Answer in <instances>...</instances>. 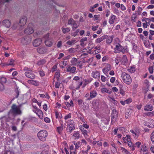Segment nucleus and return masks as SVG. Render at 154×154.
I'll list each match as a JSON object with an SVG mask.
<instances>
[{"mask_svg": "<svg viewBox=\"0 0 154 154\" xmlns=\"http://www.w3.org/2000/svg\"><path fill=\"white\" fill-rule=\"evenodd\" d=\"M108 37L107 35H104L101 37L100 38H97L95 41L96 43H100L101 42L103 41L104 40L106 39Z\"/></svg>", "mask_w": 154, "mask_h": 154, "instance_id": "nucleus-15", "label": "nucleus"}, {"mask_svg": "<svg viewBox=\"0 0 154 154\" xmlns=\"http://www.w3.org/2000/svg\"><path fill=\"white\" fill-rule=\"evenodd\" d=\"M47 49L45 46L41 47L38 48L37 49V52L41 54L45 53L47 51Z\"/></svg>", "mask_w": 154, "mask_h": 154, "instance_id": "nucleus-11", "label": "nucleus"}, {"mask_svg": "<svg viewBox=\"0 0 154 154\" xmlns=\"http://www.w3.org/2000/svg\"><path fill=\"white\" fill-rule=\"evenodd\" d=\"M57 68V65H55L52 67V71L54 72L56 71Z\"/></svg>", "mask_w": 154, "mask_h": 154, "instance_id": "nucleus-59", "label": "nucleus"}, {"mask_svg": "<svg viewBox=\"0 0 154 154\" xmlns=\"http://www.w3.org/2000/svg\"><path fill=\"white\" fill-rule=\"evenodd\" d=\"M127 57L125 55H123L122 60V63L124 65H125L126 63V62L127 61Z\"/></svg>", "mask_w": 154, "mask_h": 154, "instance_id": "nucleus-30", "label": "nucleus"}, {"mask_svg": "<svg viewBox=\"0 0 154 154\" xmlns=\"http://www.w3.org/2000/svg\"><path fill=\"white\" fill-rule=\"evenodd\" d=\"M128 70L129 72H130L131 73L134 72L135 71V68L134 67H131L130 69H128Z\"/></svg>", "mask_w": 154, "mask_h": 154, "instance_id": "nucleus-39", "label": "nucleus"}, {"mask_svg": "<svg viewBox=\"0 0 154 154\" xmlns=\"http://www.w3.org/2000/svg\"><path fill=\"white\" fill-rule=\"evenodd\" d=\"M73 136L76 138V139H78L80 137V134L78 131H74Z\"/></svg>", "mask_w": 154, "mask_h": 154, "instance_id": "nucleus-24", "label": "nucleus"}, {"mask_svg": "<svg viewBox=\"0 0 154 154\" xmlns=\"http://www.w3.org/2000/svg\"><path fill=\"white\" fill-rule=\"evenodd\" d=\"M79 29H77L76 31L72 34V35L75 37L78 34V33L79 32Z\"/></svg>", "mask_w": 154, "mask_h": 154, "instance_id": "nucleus-49", "label": "nucleus"}, {"mask_svg": "<svg viewBox=\"0 0 154 154\" xmlns=\"http://www.w3.org/2000/svg\"><path fill=\"white\" fill-rule=\"evenodd\" d=\"M55 113L56 119H58L59 118L61 119L62 118V115L61 113L58 112L57 111H55Z\"/></svg>", "mask_w": 154, "mask_h": 154, "instance_id": "nucleus-25", "label": "nucleus"}, {"mask_svg": "<svg viewBox=\"0 0 154 154\" xmlns=\"http://www.w3.org/2000/svg\"><path fill=\"white\" fill-rule=\"evenodd\" d=\"M93 79L92 78H91L88 79H84V80L85 82L87 84H88V83L90 82Z\"/></svg>", "mask_w": 154, "mask_h": 154, "instance_id": "nucleus-42", "label": "nucleus"}, {"mask_svg": "<svg viewBox=\"0 0 154 154\" xmlns=\"http://www.w3.org/2000/svg\"><path fill=\"white\" fill-rule=\"evenodd\" d=\"M144 44L146 47H148L149 46L150 44L149 41H145L144 43Z\"/></svg>", "mask_w": 154, "mask_h": 154, "instance_id": "nucleus-62", "label": "nucleus"}, {"mask_svg": "<svg viewBox=\"0 0 154 154\" xmlns=\"http://www.w3.org/2000/svg\"><path fill=\"white\" fill-rule=\"evenodd\" d=\"M15 91L16 94V95L15 96V97L16 98H17L19 94V91L18 90V88H16L15 90Z\"/></svg>", "mask_w": 154, "mask_h": 154, "instance_id": "nucleus-47", "label": "nucleus"}, {"mask_svg": "<svg viewBox=\"0 0 154 154\" xmlns=\"http://www.w3.org/2000/svg\"><path fill=\"white\" fill-rule=\"evenodd\" d=\"M30 82L32 85L35 86H37L38 85V82L33 80L29 81Z\"/></svg>", "mask_w": 154, "mask_h": 154, "instance_id": "nucleus-33", "label": "nucleus"}, {"mask_svg": "<svg viewBox=\"0 0 154 154\" xmlns=\"http://www.w3.org/2000/svg\"><path fill=\"white\" fill-rule=\"evenodd\" d=\"M97 95V94L96 90H91L90 92V96L87 98V100H90L92 98H95Z\"/></svg>", "mask_w": 154, "mask_h": 154, "instance_id": "nucleus-10", "label": "nucleus"}, {"mask_svg": "<svg viewBox=\"0 0 154 154\" xmlns=\"http://www.w3.org/2000/svg\"><path fill=\"white\" fill-rule=\"evenodd\" d=\"M46 61L45 59H42L38 61L37 64L39 65H41L45 63Z\"/></svg>", "mask_w": 154, "mask_h": 154, "instance_id": "nucleus-31", "label": "nucleus"}, {"mask_svg": "<svg viewBox=\"0 0 154 154\" xmlns=\"http://www.w3.org/2000/svg\"><path fill=\"white\" fill-rule=\"evenodd\" d=\"M32 40L31 37L26 36L21 38V42L23 45H27L30 43Z\"/></svg>", "mask_w": 154, "mask_h": 154, "instance_id": "nucleus-6", "label": "nucleus"}, {"mask_svg": "<svg viewBox=\"0 0 154 154\" xmlns=\"http://www.w3.org/2000/svg\"><path fill=\"white\" fill-rule=\"evenodd\" d=\"M108 90L105 88H102L101 89V92L102 93H106L108 92Z\"/></svg>", "mask_w": 154, "mask_h": 154, "instance_id": "nucleus-51", "label": "nucleus"}, {"mask_svg": "<svg viewBox=\"0 0 154 154\" xmlns=\"http://www.w3.org/2000/svg\"><path fill=\"white\" fill-rule=\"evenodd\" d=\"M0 82L2 83L3 84V83H5L6 82V78L4 77H1Z\"/></svg>", "mask_w": 154, "mask_h": 154, "instance_id": "nucleus-45", "label": "nucleus"}, {"mask_svg": "<svg viewBox=\"0 0 154 154\" xmlns=\"http://www.w3.org/2000/svg\"><path fill=\"white\" fill-rule=\"evenodd\" d=\"M81 146V144L80 143V142H77L75 144V149H78Z\"/></svg>", "mask_w": 154, "mask_h": 154, "instance_id": "nucleus-44", "label": "nucleus"}, {"mask_svg": "<svg viewBox=\"0 0 154 154\" xmlns=\"http://www.w3.org/2000/svg\"><path fill=\"white\" fill-rule=\"evenodd\" d=\"M79 26V25H78L76 23V22H75L73 25L72 26V30L74 31L75 29H77Z\"/></svg>", "mask_w": 154, "mask_h": 154, "instance_id": "nucleus-34", "label": "nucleus"}, {"mask_svg": "<svg viewBox=\"0 0 154 154\" xmlns=\"http://www.w3.org/2000/svg\"><path fill=\"white\" fill-rule=\"evenodd\" d=\"M111 109L112 110L111 113V120L112 122L116 121V119L118 117V113L116 109L111 108Z\"/></svg>", "mask_w": 154, "mask_h": 154, "instance_id": "nucleus-7", "label": "nucleus"}, {"mask_svg": "<svg viewBox=\"0 0 154 154\" xmlns=\"http://www.w3.org/2000/svg\"><path fill=\"white\" fill-rule=\"evenodd\" d=\"M5 89L3 84L0 82V91H2Z\"/></svg>", "mask_w": 154, "mask_h": 154, "instance_id": "nucleus-41", "label": "nucleus"}, {"mask_svg": "<svg viewBox=\"0 0 154 154\" xmlns=\"http://www.w3.org/2000/svg\"><path fill=\"white\" fill-rule=\"evenodd\" d=\"M92 77L94 78H97L98 77H100V74L99 72L97 71L95 72H93L92 73Z\"/></svg>", "mask_w": 154, "mask_h": 154, "instance_id": "nucleus-21", "label": "nucleus"}, {"mask_svg": "<svg viewBox=\"0 0 154 154\" xmlns=\"http://www.w3.org/2000/svg\"><path fill=\"white\" fill-rule=\"evenodd\" d=\"M14 60L13 59H11L9 60V63H7L6 65L7 66H9V65H14Z\"/></svg>", "mask_w": 154, "mask_h": 154, "instance_id": "nucleus-36", "label": "nucleus"}, {"mask_svg": "<svg viewBox=\"0 0 154 154\" xmlns=\"http://www.w3.org/2000/svg\"><path fill=\"white\" fill-rule=\"evenodd\" d=\"M121 77L123 82L128 85L130 84L132 82L131 79L128 74L125 72H122Z\"/></svg>", "mask_w": 154, "mask_h": 154, "instance_id": "nucleus-3", "label": "nucleus"}, {"mask_svg": "<svg viewBox=\"0 0 154 154\" xmlns=\"http://www.w3.org/2000/svg\"><path fill=\"white\" fill-rule=\"evenodd\" d=\"M12 0H0V3H9Z\"/></svg>", "mask_w": 154, "mask_h": 154, "instance_id": "nucleus-48", "label": "nucleus"}, {"mask_svg": "<svg viewBox=\"0 0 154 154\" xmlns=\"http://www.w3.org/2000/svg\"><path fill=\"white\" fill-rule=\"evenodd\" d=\"M5 154H14V153L13 151L9 150H7Z\"/></svg>", "mask_w": 154, "mask_h": 154, "instance_id": "nucleus-61", "label": "nucleus"}, {"mask_svg": "<svg viewBox=\"0 0 154 154\" xmlns=\"http://www.w3.org/2000/svg\"><path fill=\"white\" fill-rule=\"evenodd\" d=\"M133 50L134 52L137 51V46L134 43L133 44Z\"/></svg>", "mask_w": 154, "mask_h": 154, "instance_id": "nucleus-46", "label": "nucleus"}, {"mask_svg": "<svg viewBox=\"0 0 154 154\" xmlns=\"http://www.w3.org/2000/svg\"><path fill=\"white\" fill-rule=\"evenodd\" d=\"M79 127H83V128H85L86 129H88L89 128V126L86 124H84L83 125H82L81 126H80Z\"/></svg>", "mask_w": 154, "mask_h": 154, "instance_id": "nucleus-53", "label": "nucleus"}, {"mask_svg": "<svg viewBox=\"0 0 154 154\" xmlns=\"http://www.w3.org/2000/svg\"><path fill=\"white\" fill-rule=\"evenodd\" d=\"M68 129L69 130V131H68L69 133H71L72 132V131L74 130L75 129V127L74 126L71 125L68 126V127L67 128V129Z\"/></svg>", "mask_w": 154, "mask_h": 154, "instance_id": "nucleus-28", "label": "nucleus"}, {"mask_svg": "<svg viewBox=\"0 0 154 154\" xmlns=\"http://www.w3.org/2000/svg\"><path fill=\"white\" fill-rule=\"evenodd\" d=\"M35 113H36L38 116L39 118L41 119L43 118V113L42 111L39 109H38V111H35L34 110H33Z\"/></svg>", "mask_w": 154, "mask_h": 154, "instance_id": "nucleus-16", "label": "nucleus"}, {"mask_svg": "<svg viewBox=\"0 0 154 154\" xmlns=\"http://www.w3.org/2000/svg\"><path fill=\"white\" fill-rule=\"evenodd\" d=\"M3 23L4 25L6 27H9L11 25V23L10 21L8 20H5L3 21Z\"/></svg>", "mask_w": 154, "mask_h": 154, "instance_id": "nucleus-20", "label": "nucleus"}, {"mask_svg": "<svg viewBox=\"0 0 154 154\" xmlns=\"http://www.w3.org/2000/svg\"><path fill=\"white\" fill-rule=\"evenodd\" d=\"M79 128L84 135H87V133L89 131H88L85 129V128H83V127H79Z\"/></svg>", "mask_w": 154, "mask_h": 154, "instance_id": "nucleus-22", "label": "nucleus"}, {"mask_svg": "<svg viewBox=\"0 0 154 154\" xmlns=\"http://www.w3.org/2000/svg\"><path fill=\"white\" fill-rule=\"evenodd\" d=\"M131 113L129 112H127L125 113V117L126 118H128L131 116Z\"/></svg>", "mask_w": 154, "mask_h": 154, "instance_id": "nucleus-57", "label": "nucleus"}, {"mask_svg": "<svg viewBox=\"0 0 154 154\" xmlns=\"http://www.w3.org/2000/svg\"><path fill=\"white\" fill-rule=\"evenodd\" d=\"M68 123H69V124H68V126H70L71 125L72 126H74V122L73 120H68Z\"/></svg>", "mask_w": 154, "mask_h": 154, "instance_id": "nucleus-38", "label": "nucleus"}, {"mask_svg": "<svg viewBox=\"0 0 154 154\" xmlns=\"http://www.w3.org/2000/svg\"><path fill=\"white\" fill-rule=\"evenodd\" d=\"M22 114L21 110L16 104H13L11 106V109L8 112V115L9 118H10L11 116L14 117L18 115H21Z\"/></svg>", "mask_w": 154, "mask_h": 154, "instance_id": "nucleus-1", "label": "nucleus"}, {"mask_svg": "<svg viewBox=\"0 0 154 154\" xmlns=\"http://www.w3.org/2000/svg\"><path fill=\"white\" fill-rule=\"evenodd\" d=\"M62 29L63 32L64 34L70 31V28L68 27L66 28L62 27Z\"/></svg>", "mask_w": 154, "mask_h": 154, "instance_id": "nucleus-27", "label": "nucleus"}, {"mask_svg": "<svg viewBox=\"0 0 154 154\" xmlns=\"http://www.w3.org/2000/svg\"><path fill=\"white\" fill-rule=\"evenodd\" d=\"M25 75L29 78L34 79L35 78V75L30 71H28L25 72Z\"/></svg>", "mask_w": 154, "mask_h": 154, "instance_id": "nucleus-13", "label": "nucleus"}, {"mask_svg": "<svg viewBox=\"0 0 154 154\" xmlns=\"http://www.w3.org/2000/svg\"><path fill=\"white\" fill-rule=\"evenodd\" d=\"M116 18V16L112 14L109 20V22L110 24L113 23Z\"/></svg>", "mask_w": 154, "mask_h": 154, "instance_id": "nucleus-18", "label": "nucleus"}, {"mask_svg": "<svg viewBox=\"0 0 154 154\" xmlns=\"http://www.w3.org/2000/svg\"><path fill=\"white\" fill-rule=\"evenodd\" d=\"M42 40L41 38H38L35 39L33 42V45L34 46L37 47L41 45Z\"/></svg>", "mask_w": 154, "mask_h": 154, "instance_id": "nucleus-14", "label": "nucleus"}, {"mask_svg": "<svg viewBox=\"0 0 154 154\" xmlns=\"http://www.w3.org/2000/svg\"><path fill=\"white\" fill-rule=\"evenodd\" d=\"M55 76L57 79V80L58 81L59 79V78L60 76V75L59 73L58 72H56L55 73Z\"/></svg>", "mask_w": 154, "mask_h": 154, "instance_id": "nucleus-55", "label": "nucleus"}, {"mask_svg": "<svg viewBox=\"0 0 154 154\" xmlns=\"http://www.w3.org/2000/svg\"><path fill=\"white\" fill-rule=\"evenodd\" d=\"M44 121L47 123H49L50 122V119L48 117L45 118L44 119Z\"/></svg>", "mask_w": 154, "mask_h": 154, "instance_id": "nucleus-63", "label": "nucleus"}, {"mask_svg": "<svg viewBox=\"0 0 154 154\" xmlns=\"http://www.w3.org/2000/svg\"><path fill=\"white\" fill-rule=\"evenodd\" d=\"M152 105L149 104L145 106L144 110L146 111H150L152 110Z\"/></svg>", "mask_w": 154, "mask_h": 154, "instance_id": "nucleus-19", "label": "nucleus"}, {"mask_svg": "<svg viewBox=\"0 0 154 154\" xmlns=\"http://www.w3.org/2000/svg\"><path fill=\"white\" fill-rule=\"evenodd\" d=\"M121 149L122 153H125V154H131L130 152L124 147H121Z\"/></svg>", "mask_w": 154, "mask_h": 154, "instance_id": "nucleus-26", "label": "nucleus"}, {"mask_svg": "<svg viewBox=\"0 0 154 154\" xmlns=\"http://www.w3.org/2000/svg\"><path fill=\"white\" fill-rule=\"evenodd\" d=\"M102 154H110L109 151L106 150L103 151Z\"/></svg>", "mask_w": 154, "mask_h": 154, "instance_id": "nucleus-58", "label": "nucleus"}, {"mask_svg": "<svg viewBox=\"0 0 154 154\" xmlns=\"http://www.w3.org/2000/svg\"><path fill=\"white\" fill-rule=\"evenodd\" d=\"M75 22L72 18H70L68 20V25H71L72 26Z\"/></svg>", "mask_w": 154, "mask_h": 154, "instance_id": "nucleus-29", "label": "nucleus"}, {"mask_svg": "<svg viewBox=\"0 0 154 154\" xmlns=\"http://www.w3.org/2000/svg\"><path fill=\"white\" fill-rule=\"evenodd\" d=\"M51 152L49 150L44 149L42 152L41 154H51Z\"/></svg>", "mask_w": 154, "mask_h": 154, "instance_id": "nucleus-32", "label": "nucleus"}, {"mask_svg": "<svg viewBox=\"0 0 154 154\" xmlns=\"http://www.w3.org/2000/svg\"><path fill=\"white\" fill-rule=\"evenodd\" d=\"M26 17H23L20 20L18 24L17 23H15L14 25V26L15 27H17V26L19 25L20 26H24L26 23Z\"/></svg>", "mask_w": 154, "mask_h": 154, "instance_id": "nucleus-5", "label": "nucleus"}, {"mask_svg": "<svg viewBox=\"0 0 154 154\" xmlns=\"http://www.w3.org/2000/svg\"><path fill=\"white\" fill-rule=\"evenodd\" d=\"M150 136L151 141L153 142H154V131L151 134Z\"/></svg>", "mask_w": 154, "mask_h": 154, "instance_id": "nucleus-50", "label": "nucleus"}, {"mask_svg": "<svg viewBox=\"0 0 154 154\" xmlns=\"http://www.w3.org/2000/svg\"><path fill=\"white\" fill-rule=\"evenodd\" d=\"M41 146L42 148H44L45 149H46V150H49V146L46 144H43Z\"/></svg>", "mask_w": 154, "mask_h": 154, "instance_id": "nucleus-40", "label": "nucleus"}, {"mask_svg": "<svg viewBox=\"0 0 154 154\" xmlns=\"http://www.w3.org/2000/svg\"><path fill=\"white\" fill-rule=\"evenodd\" d=\"M49 35V34H47L46 35L45 37L47 38H45V43L46 46L51 47L52 45L53 40L52 39L48 37Z\"/></svg>", "mask_w": 154, "mask_h": 154, "instance_id": "nucleus-9", "label": "nucleus"}, {"mask_svg": "<svg viewBox=\"0 0 154 154\" xmlns=\"http://www.w3.org/2000/svg\"><path fill=\"white\" fill-rule=\"evenodd\" d=\"M60 126L57 127V131L59 134H60L63 129L64 125L63 123L60 122Z\"/></svg>", "mask_w": 154, "mask_h": 154, "instance_id": "nucleus-17", "label": "nucleus"}, {"mask_svg": "<svg viewBox=\"0 0 154 154\" xmlns=\"http://www.w3.org/2000/svg\"><path fill=\"white\" fill-rule=\"evenodd\" d=\"M137 26L138 27H140L141 26V23L140 21L138 20L137 23Z\"/></svg>", "mask_w": 154, "mask_h": 154, "instance_id": "nucleus-64", "label": "nucleus"}, {"mask_svg": "<svg viewBox=\"0 0 154 154\" xmlns=\"http://www.w3.org/2000/svg\"><path fill=\"white\" fill-rule=\"evenodd\" d=\"M32 24L29 23L27 28L24 31V33L26 34H30L34 32L33 27L32 26Z\"/></svg>", "mask_w": 154, "mask_h": 154, "instance_id": "nucleus-8", "label": "nucleus"}, {"mask_svg": "<svg viewBox=\"0 0 154 154\" xmlns=\"http://www.w3.org/2000/svg\"><path fill=\"white\" fill-rule=\"evenodd\" d=\"M145 18V19L146 20L148 21L147 22L146 21V24H147V25L148 26H149L150 24V23L151 21L150 19V18Z\"/></svg>", "mask_w": 154, "mask_h": 154, "instance_id": "nucleus-54", "label": "nucleus"}, {"mask_svg": "<svg viewBox=\"0 0 154 154\" xmlns=\"http://www.w3.org/2000/svg\"><path fill=\"white\" fill-rule=\"evenodd\" d=\"M71 117V114L70 113L68 114L67 115L65 116L64 117V119L65 120L69 118H70Z\"/></svg>", "mask_w": 154, "mask_h": 154, "instance_id": "nucleus-60", "label": "nucleus"}, {"mask_svg": "<svg viewBox=\"0 0 154 154\" xmlns=\"http://www.w3.org/2000/svg\"><path fill=\"white\" fill-rule=\"evenodd\" d=\"M70 72L71 73H74L75 72V71L76 70V67H72L70 68Z\"/></svg>", "mask_w": 154, "mask_h": 154, "instance_id": "nucleus-43", "label": "nucleus"}, {"mask_svg": "<svg viewBox=\"0 0 154 154\" xmlns=\"http://www.w3.org/2000/svg\"><path fill=\"white\" fill-rule=\"evenodd\" d=\"M48 135L47 131L45 130L40 131L37 134L38 139L44 142L46 140V137Z\"/></svg>", "mask_w": 154, "mask_h": 154, "instance_id": "nucleus-2", "label": "nucleus"}, {"mask_svg": "<svg viewBox=\"0 0 154 154\" xmlns=\"http://www.w3.org/2000/svg\"><path fill=\"white\" fill-rule=\"evenodd\" d=\"M106 39V43L107 44H110L111 43L112 41L113 37L112 36H108Z\"/></svg>", "mask_w": 154, "mask_h": 154, "instance_id": "nucleus-23", "label": "nucleus"}, {"mask_svg": "<svg viewBox=\"0 0 154 154\" xmlns=\"http://www.w3.org/2000/svg\"><path fill=\"white\" fill-rule=\"evenodd\" d=\"M142 10V8L141 7L139 6L137 8V15H140L141 11Z\"/></svg>", "mask_w": 154, "mask_h": 154, "instance_id": "nucleus-37", "label": "nucleus"}, {"mask_svg": "<svg viewBox=\"0 0 154 154\" xmlns=\"http://www.w3.org/2000/svg\"><path fill=\"white\" fill-rule=\"evenodd\" d=\"M111 69L110 65L107 64L106 65L105 67L103 69V72L106 76H108L109 75L108 72Z\"/></svg>", "mask_w": 154, "mask_h": 154, "instance_id": "nucleus-12", "label": "nucleus"}, {"mask_svg": "<svg viewBox=\"0 0 154 154\" xmlns=\"http://www.w3.org/2000/svg\"><path fill=\"white\" fill-rule=\"evenodd\" d=\"M130 132L132 133L133 134H135L136 136H137L138 137V133L137 132V131H134L133 130H130Z\"/></svg>", "mask_w": 154, "mask_h": 154, "instance_id": "nucleus-56", "label": "nucleus"}, {"mask_svg": "<svg viewBox=\"0 0 154 154\" xmlns=\"http://www.w3.org/2000/svg\"><path fill=\"white\" fill-rule=\"evenodd\" d=\"M77 61V59L75 58H73L71 60V63L73 65H75V63Z\"/></svg>", "mask_w": 154, "mask_h": 154, "instance_id": "nucleus-35", "label": "nucleus"}, {"mask_svg": "<svg viewBox=\"0 0 154 154\" xmlns=\"http://www.w3.org/2000/svg\"><path fill=\"white\" fill-rule=\"evenodd\" d=\"M127 49V46L124 47L122 46L119 43H118L116 46V48H114L116 53H120L122 52L124 54L126 51Z\"/></svg>", "mask_w": 154, "mask_h": 154, "instance_id": "nucleus-4", "label": "nucleus"}, {"mask_svg": "<svg viewBox=\"0 0 154 154\" xmlns=\"http://www.w3.org/2000/svg\"><path fill=\"white\" fill-rule=\"evenodd\" d=\"M149 71L151 74L153 73V66H150L149 68Z\"/></svg>", "mask_w": 154, "mask_h": 154, "instance_id": "nucleus-52", "label": "nucleus"}]
</instances>
